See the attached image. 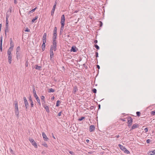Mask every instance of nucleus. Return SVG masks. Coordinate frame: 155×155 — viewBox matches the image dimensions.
<instances>
[{
	"mask_svg": "<svg viewBox=\"0 0 155 155\" xmlns=\"http://www.w3.org/2000/svg\"><path fill=\"white\" fill-rule=\"evenodd\" d=\"M53 34L52 37L53 42L52 44L54 45V47L57 45V28L56 27H55L53 31Z\"/></svg>",
	"mask_w": 155,
	"mask_h": 155,
	"instance_id": "nucleus-1",
	"label": "nucleus"
},
{
	"mask_svg": "<svg viewBox=\"0 0 155 155\" xmlns=\"http://www.w3.org/2000/svg\"><path fill=\"white\" fill-rule=\"evenodd\" d=\"M54 47V45L52 44L51 46L50 49V59L51 60V59L53 58L54 56V53L53 50H54V51H56L57 50V45Z\"/></svg>",
	"mask_w": 155,
	"mask_h": 155,
	"instance_id": "nucleus-2",
	"label": "nucleus"
},
{
	"mask_svg": "<svg viewBox=\"0 0 155 155\" xmlns=\"http://www.w3.org/2000/svg\"><path fill=\"white\" fill-rule=\"evenodd\" d=\"M65 21V18L64 15H62L61 17V27L60 29V32L63 31L64 29V21Z\"/></svg>",
	"mask_w": 155,
	"mask_h": 155,
	"instance_id": "nucleus-3",
	"label": "nucleus"
},
{
	"mask_svg": "<svg viewBox=\"0 0 155 155\" xmlns=\"http://www.w3.org/2000/svg\"><path fill=\"white\" fill-rule=\"evenodd\" d=\"M12 51H11V49H8L7 51L8 57V62L9 64H11L12 61V56L11 52Z\"/></svg>",
	"mask_w": 155,
	"mask_h": 155,
	"instance_id": "nucleus-4",
	"label": "nucleus"
},
{
	"mask_svg": "<svg viewBox=\"0 0 155 155\" xmlns=\"http://www.w3.org/2000/svg\"><path fill=\"white\" fill-rule=\"evenodd\" d=\"M118 146L119 147L120 149L121 150H123L124 152L127 153L129 154L130 153V152L127 149L123 146L122 145L120 144H118Z\"/></svg>",
	"mask_w": 155,
	"mask_h": 155,
	"instance_id": "nucleus-5",
	"label": "nucleus"
},
{
	"mask_svg": "<svg viewBox=\"0 0 155 155\" xmlns=\"http://www.w3.org/2000/svg\"><path fill=\"white\" fill-rule=\"evenodd\" d=\"M15 115L17 116V117H19V112H18V104L17 102L15 104Z\"/></svg>",
	"mask_w": 155,
	"mask_h": 155,
	"instance_id": "nucleus-6",
	"label": "nucleus"
},
{
	"mask_svg": "<svg viewBox=\"0 0 155 155\" xmlns=\"http://www.w3.org/2000/svg\"><path fill=\"white\" fill-rule=\"evenodd\" d=\"M29 140L31 143L32 145H33L35 148H37L38 147L37 143L33 139L29 138Z\"/></svg>",
	"mask_w": 155,
	"mask_h": 155,
	"instance_id": "nucleus-7",
	"label": "nucleus"
},
{
	"mask_svg": "<svg viewBox=\"0 0 155 155\" xmlns=\"http://www.w3.org/2000/svg\"><path fill=\"white\" fill-rule=\"evenodd\" d=\"M127 119L128 120V126L130 127L132 124L133 121V119L130 117H127Z\"/></svg>",
	"mask_w": 155,
	"mask_h": 155,
	"instance_id": "nucleus-8",
	"label": "nucleus"
},
{
	"mask_svg": "<svg viewBox=\"0 0 155 155\" xmlns=\"http://www.w3.org/2000/svg\"><path fill=\"white\" fill-rule=\"evenodd\" d=\"M23 98L25 105V106L26 107V110H27L29 105L25 97H24Z\"/></svg>",
	"mask_w": 155,
	"mask_h": 155,
	"instance_id": "nucleus-9",
	"label": "nucleus"
},
{
	"mask_svg": "<svg viewBox=\"0 0 155 155\" xmlns=\"http://www.w3.org/2000/svg\"><path fill=\"white\" fill-rule=\"evenodd\" d=\"M95 129V127L94 125H91L89 127V130L90 132H94Z\"/></svg>",
	"mask_w": 155,
	"mask_h": 155,
	"instance_id": "nucleus-10",
	"label": "nucleus"
},
{
	"mask_svg": "<svg viewBox=\"0 0 155 155\" xmlns=\"http://www.w3.org/2000/svg\"><path fill=\"white\" fill-rule=\"evenodd\" d=\"M10 47L9 48V49H11V51H12L13 50V48L14 46V43L13 42L12 39L11 38L10 40Z\"/></svg>",
	"mask_w": 155,
	"mask_h": 155,
	"instance_id": "nucleus-11",
	"label": "nucleus"
},
{
	"mask_svg": "<svg viewBox=\"0 0 155 155\" xmlns=\"http://www.w3.org/2000/svg\"><path fill=\"white\" fill-rule=\"evenodd\" d=\"M20 47L19 46H18L17 47L16 49V54L17 58L18 56H20V54L19 53V51H20Z\"/></svg>",
	"mask_w": 155,
	"mask_h": 155,
	"instance_id": "nucleus-12",
	"label": "nucleus"
},
{
	"mask_svg": "<svg viewBox=\"0 0 155 155\" xmlns=\"http://www.w3.org/2000/svg\"><path fill=\"white\" fill-rule=\"evenodd\" d=\"M29 101L31 103V107H34V104L32 99L31 97V95L29 97Z\"/></svg>",
	"mask_w": 155,
	"mask_h": 155,
	"instance_id": "nucleus-13",
	"label": "nucleus"
},
{
	"mask_svg": "<svg viewBox=\"0 0 155 155\" xmlns=\"http://www.w3.org/2000/svg\"><path fill=\"white\" fill-rule=\"evenodd\" d=\"M42 136L44 140L47 141L48 140V138L47 137V136L45 133L44 132L42 133Z\"/></svg>",
	"mask_w": 155,
	"mask_h": 155,
	"instance_id": "nucleus-14",
	"label": "nucleus"
},
{
	"mask_svg": "<svg viewBox=\"0 0 155 155\" xmlns=\"http://www.w3.org/2000/svg\"><path fill=\"white\" fill-rule=\"evenodd\" d=\"M46 37H47V34L46 33H44L42 38V41L43 42H46Z\"/></svg>",
	"mask_w": 155,
	"mask_h": 155,
	"instance_id": "nucleus-15",
	"label": "nucleus"
},
{
	"mask_svg": "<svg viewBox=\"0 0 155 155\" xmlns=\"http://www.w3.org/2000/svg\"><path fill=\"white\" fill-rule=\"evenodd\" d=\"M8 11L7 12V13H6V25L7 26H8V19L9 16V15H8Z\"/></svg>",
	"mask_w": 155,
	"mask_h": 155,
	"instance_id": "nucleus-16",
	"label": "nucleus"
},
{
	"mask_svg": "<svg viewBox=\"0 0 155 155\" xmlns=\"http://www.w3.org/2000/svg\"><path fill=\"white\" fill-rule=\"evenodd\" d=\"M78 91V89L77 87L76 86H74L73 87V92L75 94Z\"/></svg>",
	"mask_w": 155,
	"mask_h": 155,
	"instance_id": "nucleus-17",
	"label": "nucleus"
},
{
	"mask_svg": "<svg viewBox=\"0 0 155 155\" xmlns=\"http://www.w3.org/2000/svg\"><path fill=\"white\" fill-rule=\"evenodd\" d=\"M45 109L46 112L48 113H49L50 112L49 108L48 106L46 105H44L43 107Z\"/></svg>",
	"mask_w": 155,
	"mask_h": 155,
	"instance_id": "nucleus-18",
	"label": "nucleus"
},
{
	"mask_svg": "<svg viewBox=\"0 0 155 155\" xmlns=\"http://www.w3.org/2000/svg\"><path fill=\"white\" fill-rule=\"evenodd\" d=\"M148 154L150 155H153L155 154V150L153 151H150L148 153Z\"/></svg>",
	"mask_w": 155,
	"mask_h": 155,
	"instance_id": "nucleus-19",
	"label": "nucleus"
},
{
	"mask_svg": "<svg viewBox=\"0 0 155 155\" xmlns=\"http://www.w3.org/2000/svg\"><path fill=\"white\" fill-rule=\"evenodd\" d=\"M56 7L55 5H54L53 6V8L51 10V15H53V14H54V11L55 10Z\"/></svg>",
	"mask_w": 155,
	"mask_h": 155,
	"instance_id": "nucleus-20",
	"label": "nucleus"
},
{
	"mask_svg": "<svg viewBox=\"0 0 155 155\" xmlns=\"http://www.w3.org/2000/svg\"><path fill=\"white\" fill-rule=\"evenodd\" d=\"M35 68L36 69L40 70H41V67L38 66V65H35Z\"/></svg>",
	"mask_w": 155,
	"mask_h": 155,
	"instance_id": "nucleus-21",
	"label": "nucleus"
},
{
	"mask_svg": "<svg viewBox=\"0 0 155 155\" xmlns=\"http://www.w3.org/2000/svg\"><path fill=\"white\" fill-rule=\"evenodd\" d=\"M138 126H139L138 124H134L132 126V127H131V130H133V129H134L136 127H138Z\"/></svg>",
	"mask_w": 155,
	"mask_h": 155,
	"instance_id": "nucleus-22",
	"label": "nucleus"
},
{
	"mask_svg": "<svg viewBox=\"0 0 155 155\" xmlns=\"http://www.w3.org/2000/svg\"><path fill=\"white\" fill-rule=\"evenodd\" d=\"M76 48L75 46H72L71 47V51H73L74 52H75L77 51L76 50Z\"/></svg>",
	"mask_w": 155,
	"mask_h": 155,
	"instance_id": "nucleus-23",
	"label": "nucleus"
},
{
	"mask_svg": "<svg viewBox=\"0 0 155 155\" xmlns=\"http://www.w3.org/2000/svg\"><path fill=\"white\" fill-rule=\"evenodd\" d=\"M46 42H43V44L42 45V50L44 51L45 49V43Z\"/></svg>",
	"mask_w": 155,
	"mask_h": 155,
	"instance_id": "nucleus-24",
	"label": "nucleus"
},
{
	"mask_svg": "<svg viewBox=\"0 0 155 155\" xmlns=\"http://www.w3.org/2000/svg\"><path fill=\"white\" fill-rule=\"evenodd\" d=\"M36 99L37 102H38V104L40 106L41 105V103L40 102V100L39 97L36 98Z\"/></svg>",
	"mask_w": 155,
	"mask_h": 155,
	"instance_id": "nucleus-25",
	"label": "nucleus"
},
{
	"mask_svg": "<svg viewBox=\"0 0 155 155\" xmlns=\"http://www.w3.org/2000/svg\"><path fill=\"white\" fill-rule=\"evenodd\" d=\"M54 91H55L54 89L52 88H50L49 89L48 92L49 93H51L54 92Z\"/></svg>",
	"mask_w": 155,
	"mask_h": 155,
	"instance_id": "nucleus-26",
	"label": "nucleus"
},
{
	"mask_svg": "<svg viewBox=\"0 0 155 155\" xmlns=\"http://www.w3.org/2000/svg\"><path fill=\"white\" fill-rule=\"evenodd\" d=\"M37 8V7H36L35 8L32 9V10H31L29 12V14H30L31 13L33 12H34L35 10H36Z\"/></svg>",
	"mask_w": 155,
	"mask_h": 155,
	"instance_id": "nucleus-27",
	"label": "nucleus"
},
{
	"mask_svg": "<svg viewBox=\"0 0 155 155\" xmlns=\"http://www.w3.org/2000/svg\"><path fill=\"white\" fill-rule=\"evenodd\" d=\"M38 16H36L35 18H33V19H32V21H31L32 22H35V21L36 20H37L38 18Z\"/></svg>",
	"mask_w": 155,
	"mask_h": 155,
	"instance_id": "nucleus-28",
	"label": "nucleus"
},
{
	"mask_svg": "<svg viewBox=\"0 0 155 155\" xmlns=\"http://www.w3.org/2000/svg\"><path fill=\"white\" fill-rule=\"evenodd\" d=\"M6 28L5 30V35H6V32L8 31V26H7L6 25Z\"/></svg>",
	"mask_w": 155,
	"mask_h": 155,
	"instance_id": "nucleus-29",
	"label": "nucleus"
},
{
	"mask_svg": "<svg viewBox=\"0 0 155 155\" xmlns=\"http://www.w3.org/2000/svg\"><path fill=\"white\" fill-rule=\"evenodd\" d=\"M61 102L60 101H59V100L57 101L56 103V106L57 107L59 106V104Z\"/></svg>",
	"mask_w": 155,
	"mask_h": 155,
	"instance_id": "nucleus-30",
	"label": "nucleus"
},
{
	"mask_svg": "<svg viewBox=\"0 0 155 155\" xmlns=\"http://www.w3.org/2000/svg\"><path fill=\"white\" fill-rule=\"evenodd\" d=\"M150 113L151 115H155V111H151Z\"/></svg>",
	"mask_w": 155,
	"mask_h": 155,
	"instance_id": "nucleus-31",
	"label": "nucleus"
},
{
	"mask_svg": "<svg viewBox=\"0 0 155 155\" xmlns=\"http://www.w3.org/2000/svg\"><path fill=\"white\" fill-rule=\"evenodd\" d=\"M84 118H85V117H81L80 118L78 119V120H79V121H81L83 120L84 119Z\"/></svg>",
	"mask_w": 155,
	"mask_h": 155,
	"instance_id": "nucleus-32",
	"label": "nucleus"
},
{
	"mask_svg": "<svg viewBox=\"0 0 155 155\" xmlns=\"http://www.w3.org/2000/svg\"><path fill=\"white\" fill-rule=\"evenodd\" d=\"M137 115L138 117H140V113L139 111H137L136 112Z\"/></svg>",
	"mask_w": 155,
	"mask_h": 155,
	"instance_id": "nucleus-33",
	"label": "nucleus"
},
{
	"mask_svg": "<svg viewBox=\"0 0 155 155\" xmlns=\"http://www.w3.org/2000/svg\"><path fill=\"white\" fill-rule=\"evenodd\" d=\"M2 36L1 37L0 45H2Z\"/></svg>",
	"mask_w": 155,
	"mask_h": 155,
	"instance_id": "nucleus-34",
	"label": "nucleus"
},
{
	"mask_svg": "<svg viewBox=\"0 0 155 155\" xmlns=\"http://www.w3.org/2000/svg\"><path fill=\"white\" fill-rule=\"evenodd\" d=\"M92 91L94 93H96L97 92V90L95 88H93L92 90Z\"/></svg>",
	"mask_w": 155,
	"mask_h": 155,
	"instance_id": "nucleus-35",
	"label": "nucleus"
},
{
	"mask_svg": "<svg viewBox=\"0 0 155 155\" xmlns=\"http://www.w3.org/2000/svg\"><path fill=\"white\" fill-rule=\"evenodd\" d=\"M41 98L42 100V101L44 102L45 101V97L44 96H41Z\"/></svg>",
	"mask_w": 155,
	"mask_h": 155,
	"instance_id": "nucleus-36",
	"label": "nucleus"
},
{
	"mask_svg": "<svg viewBox=\"0 0 155 155\" xmlns=\"http://www.w3.org/2000/svg\"><path fill=\"white\" fill-rule=\"evenodd\" d=\"M94 45V47L96 48L98 50L99 49V47L97 45Z\"/></svg>",
	"mask_w": 155,
	"mask_h": 155,
	"instance_id": "nucleus-37",
	"label": "nucleus"
},
{
	"mask_svg": "<svg viewBox=\"0 0 155 155\" xmlns=\"http://www.w3.org/2000/svg\"><path fill=\"white\" fill-rule=\"evenodd\" d=\"M42 145L43 146H44V147H48V146L47 144L45 143H43L42 144Z\"/></svg>",
	"mask_w": 155,
	"mask_h": 155,
	"instance_id": "nucleus-38",
	"label": "nucleus"
},
{
	"mask_svg": "<svg viewBox=\"0 0 155 155\" xmlns=\"http://www.w3.org/2000/svg\"><path fill=\"white\" fill-rule=\"evenodd\" d=\"M69 153L72 155H75L74 153L72 151H69Z\"/></svg>",
	"mask_w": 155,
	"mask_h": 155,
	"instance_id": "nucleus-39",
	"label": "nucleus"
},
{
	"mask_svg": "<svg viewBox=\"0 0 155 155\" xmlns=\"http://www.w3.org/2000/svg\"><path fill=\"white\" fill-rule=\"evenodd\" d=\"M99 22L100 23L99 24L100 27H102L103 25V23L101 21H99Z\"/></svg>",
	"mask_w": 155,
	"mask_h": 155,
	"instance_id": "nucleus-40",
	"label": "nucleus"
},
{
	"mask_svg": "<svg viewBox=\"0 0 155 155\" xmlns=\"http://www.w3.org/2000/svg\"><path fill=\"white\" fill-rule=\"evenodd\" d=\"M25 32H29L30 30L28 28H27L25 30Z\"/></svg>",
	"mask_w": 155,
	"mask_h": 155,
	"instance_id": "nucleus-41",
	"label": "nucleus"
},
{
	"mask_svg": "<svg viewBox=\"0 0 155 155\" xmlns=\"http://www.w3.org/2000/svg\"><path fill=\"white\" fill-rule=\"evenodd\" d=\"M148 128L147 127L145 128L144 129V130L145 132H147L148 131Z\"/></svg>",
	"mask_w": 155,
	"mask_h": 155,
	"instance_id": "nucleus-42",
	"label": "nucleus"
},
{
	"mask_svg": "<svg viewBox=\"0 0 155 155\" xmlns=\"http://www.w3.org/2000/svg\"><path fill=\"white\" fill-rule=\"evenodd\" d=\"M34 96L35 97L36 99V98H38V96L37 95V94H36H36H34Z\"/></svg>",
	"mask_w": 155,
	"mask_h": 155,
	"instance_id": "nucleus-43",
	"label": "nucleus"
},
{
	"mask_svg": "<svg viewBox=\"0 0 155 155\" xmlns=\"http://www.w3.org/2000/svg\"><path fill=\"white\" fill-rule=\"evenodd\" d=\"M45 100L44 101V102H43V101H42V103L43 106L44 107V105H46L45 104Z\"/></svg>",
	"mask_w": 155,
	"mask_h": 155,
	"instance_id": "nucleus-44",
	"label": "nucleus"
},
{
	"mask_svg": "<svg viewBox=\"0 0 155 155\" xmlns=\"http://www.w3.org/2000/svg\"><path fill=\"white\" fill-rule=\"evenodd\" d=\"M0 50L1 52L2 51V45H0Z\"/></svg>",
	"mask_w": 155,
	"mask_h": 155,
	"instance_id": "nucleus-45",
	"label": "nucleus"
},
{
	"mask_svg": "<svg viewBox=\"0 0 155 155\" xmlns=\"http://www.w3.org/2000/svg\"><path fill=\"white\" fill-rule=\"evenodd\" d=\"M9 149H10V152L12 153H13V151L12 150V149L11 148H10Z\"/></svg>",
	"mask_w": 155,
	"mask_h": 155,
	"instance_id": "nucleus-46",
	"label": "nucleus"
},
{
	"mask_svg": "<svg viewBox=\"0 0 155 155\" xmlns=\"http://www.w3.org/2000/svg\"><path fill=\"white\" fill-rule=\"evenodd\" d=\"M95 56L97 58L98 57V53L97 52H96L95 53Z\"/></svg>",
	"mask_w": 155,
	"mask_h": 155,
	"instance_id": "nucleus-47",
	"label": "nucleus"
},
{
	"mask_svg": "<svg viewBox=\"0 0 155 155\" xmlns=\"http://www.w3.org/2000/svg\"><path fill=\"white\" fill-rule=\"evenodd\" d=\"M33 92L34 94H36V91L35 90L34 88V89L33 90Z\"/></svg>",
	"mask_w": 155,
	"mask_h": 155,
	"instance_id": "nucleus-48",
	"label": "nucleus"
},
{
	"mask_svg": "<svg viewBox=\"0 0 155 155\" xmlns=\"http://www.w3.org/2000/svg\"><path fill=\"white\" fill-rule=\"evenodd\" d=\"M61 112H59L58 114V116H61Z\"/></svg>",
	"mask_w": 155,
	"mask_h": 155,
	"instance_id": "nucleus-49",
	"label": "nucleus"
},
{
	"mask_svg": "<svg viewBox=\"0 0 155 155\" xmlns=\"http://www.w3.org/2000/svg\"><path fill=\"white\" fill-rule=\"evenodd\" d=\"M25 66L26 67H27L28 66V61H26L25 63Z\"/></svg>",
	"mask_w": 155,
	"mask_h": 155,
	"instance_id": "nucleus-50",
	"label": "nucleus"
},
{
	"mask_svg": "<svg viewBox=\"0 0 155 155\" xmlns=\"http://www.w3.org/2000/svg\"><path fill=\"white\" fill-rule=\"evenodd\" d=\"M150 142V139H147V143H149Z\"/></svg>",
	"mask_w": 155,
	"mask_h": 155,
	"instance_id": "nucleus-51",
	"label": "nucleus"
},
{
	"mask_svg": "<svg viewBox=\"0 0 155 155\" xmlns=\"http://www.w3.org/2000/svg\"><path fill=\"white\" fill-rule=\"evenodd\" d=\"M14 3L15 4H16L17 3V1L16 0H14Z\"/></svg>",
	"mask_w": 155,
	"mask_h": 155,
	"instance_id": "nucleus-52",
	"label": "nucleus"
},
{
	"mask_svg": "<svg viewBox=\"0 0 155 155\" xmlns=\"http://www.w3.org/2000/svg\"><path fill=\"white\" fill-rule=\"evenodd\" d=\"M97 68L98 69H99L100 68V67L99 65H97Z\"/></svg>",
	"mask_w": 155,
	"mask_h": 155,
	"instance_id": "nucleus-53",
	"label": "nucleus"
},
{
	"mask_svg": "<svg viewBox=\"0 0 155 155\" xmlns=\"http://www.w3.org/2000/svg\"><path fill=\"white\" fill-rule=\"evenodd\" d=\"M94 42L95 44H96L97 42V40H95Z\"/></svg>",
	"mask_w": 155,
	"mask_h": 155,
	"instance_id": "nucleus-54",
	"label": "nucleus"
},
{
	"mask_svg": "<svg viewBox=\"0 0 155 155\" xmlns=\"http://www.w3.org/2000/svg\"><path fill=\"white\" fill-rule=\"evenodd\" d=\"M120 137V136L119 135H116L115 136V137H116L117 138H118L119 137Z\"/></svg>",
	"mask_w": 155,
	"mask_h": 155,
	"instance_id": "nucleus-55",
	"label": "nucleus"
},
{
	"mask_svg": "<svg viewBox=\"0 0 155 155\" xmlns=\"http://www.w3.org/2000/svg\"><path fill=\"white\" fill-rule=\"evenodd\" d=\"M54 96H53L51 98V99L52 100H54Z\"/></svg>",
	"mask_w": 155,
	"mask_h": 155,
	"instance_id": "nucleus-56",
	"label": "nucleus"
},
{
	"mask_svg": "<svg viewBox=\"0 0 155 155\" xmlns=\"http://www.w3.org/2000/svg\"><path fill=\"white\" fill-rule=\"evenodd\" d=\"M121 120L123 122L125 121V120L123 119H121Z\"/></svg>",
	"mask_w": 155,
	"mask_h": 155,
	"instance_id": "nucleus-57",
	"label": "nucleus"
},
{
	"mask_svg": "<svg viewBox=\"0 0 155 155\" xmlns=\"http://www.w3.org/2000/svg\"><path fill=\"white\" fill-rule=\"evenodd\" d=\"M52 137L54 139H55V138L54 135V134L53 133H52Z\"/></svg>",
	"mask_w": 155,
	"mask_h": 155,
	"instance_id": "nucleus-58",
	"label": "nucleus"
},
{
	"mask_svg": "<svg viewBox=\"0 0 155 155\" xmlns=\"http://www.w3.org/2000/svg\"><path fill=\"white\" fill-rule=\"evenodd\" d=\"M86 141L87 143H88L89 142V140L87 139L86 140Z\"/></svg>",
	"mask_w": 155,
	"mask_h": 155,
	"instance_id": "nucleus-59",
	"label": "nucleus"
},
{
	"mask_svg": "<svg viewBox=\"0 0 155 155\" xmlns=\"http://www.w3.org/2000/svg\"><path fill=\"white\" fill-rule=\"evenodd\" d=\"M54 5H55L56 7V5H57V2L56 1L55 2Z\"/></svg>",
	"mask_w": 155,
	"mask_h": 155,
	"instance_id": "nucleus-60",
	"label": "nucleus"
},
{
	"mask_svg": "<svg viewBox=\"0 0 155 155\" xmlns=\"http://www.w3.org/2000/svg\"><path fill=\"white\" fill-rule=\"evenodd\" d=\"M98 107H99V108H100V105H99Z\"/></svg>",
	"mask_w": 155,
	"mask_h": 155,
	"instance_id": "nucleus-61",
	"label": "nucleus"
},
{
	"mask_svg": "<svg viewBox=\"0 0 155 155\" xmlns=\"http://www.w3.org/2000/svg\"><path fill=\"white\" fill-rule=\"evenodd\" d=\"M77 12V11H76V12Z\"/></svg>",
	"mask_w": 155,
	"mask_h": 155,
	"instance_id": "nucleus-62",
	"label": "nucleus"
}]
</instances>
